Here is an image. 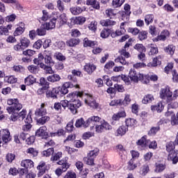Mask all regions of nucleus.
<instances>
[{
	"mask_svg": "<svg viewBox=\"0 0 178 178\" xmlns=\"http://www.w3.org/2000/svg\"><path fill=\"white\" fill-rule=\"evenodd\" d=\"M78 98L84 99L85 104L92 109H100L99 104L95 102L92 96L83 92H72L67 95V99L70 101V110L73 115H76L77 109L81 106V102Z\"/></svg>",
	"mask_w": 178,
	"mask_h": 178,
	"instance_id": "nucleus-1",
	"label": "nucleus"
},
{
	"mask_svg": "<svg viewBox=\"0 0 178 178\" xmlns=\"http://www.w3.org/2000/svg\"><path fill=\"white\" fill-rule=\"evenodd\" d=\"M86 5L92 6L94 9H99V3L97 0H87Z\"/></svg>",
	"mask_w": 178,
	"mask_h": 178,
	"instance_id": "nucleus-34",
	"label": "nucleus"
},
{
	"mask_svg": "<svg viewBox=\"0 0 178 178\" xmlns=\"http://www.w3.org/2000/svg\"><path fill=\"white\" fill-rule=\"evenodd\" d=\"M154 15H147L145 16V22L146 23L147 26H149L152 22H154Z\"/></svg>",
	"mask_w": 178,
	"mask_h": 178,
	"instance_id": "nucleus-45",
	"label": "nucleus"
},
{
	"mask_svg": "<svg viewBox=\"0 0 178 178\" xmlns=\"http://www.w3.org/2000/svg\"><path fill=\"white\" fill-rule=\"evenodd\" d=\"M24 81L26 86H32V84H34V83H35V78L33 75H29L26 78H25Z\"/></svg>",
	"mask_w": 178,
	"mask_h": 178,
	"instance_id": "nucleus-37",
	"label": "nucleus"
},
{
	"mask_svg": "<svg viewBox=\"0 0 178 178\" xmlns=\"http://www.w3.org/2000/svg\"><path fill=\"white\" fill-rule=\"evenodd\" d=\"M129 47H130V43L127 42L124 45V49L120 51L121 56L115 59V63H120L121 65H126L127 63L124 58H130V54L126 51V49L129 48ZM123 56H124V58Z\"/></svg>",
	"mask_w": 178,
	"mask_h": 178,
	"instance_id": "nucleus-6",
	"label": "nucleus"
},
{
	"mask_svg": "<svg viewBox=\"0 0 178 178\" xmlns=\"http://www.w3.org/2000/svg\"><path fill=\"white\" fill-rule=\"evenodd\" d=\"M97 45V42L95 41H92L88 40V38H86L83 40V47H95Z\"/></svg>",
	"mask_w": 178,
	"mask_h": 178,
	"instance_id": "nucleus-40",
	"label": "nucleus"
},
{
	"mask_svg": "<svg viewBox=\"0 0 178 178\" xmlns=\"http://www.w3.org/2000/svg\"><path fill=\"white\" fill-rule=\"evenodd\" d=\"M49 116L42 115V118L38 120V123H39V124H45L47 122H49Z\"/></svg>",
	"mask_w": 178,
	"mask_h": 178,
	"instance_id": "nucleus-55",
	"label": "nucleus"
},
{
	"mask_svg": "<svg viewBox=\"0 0 178 178\" xmlns=\"http://www.w3.org/2000/svg\"><path fill=\"white\" fill-rule=\"evenodd\" d=\"M172 95H173V92L170 90V87L166 86L161 88L159 97L161 99L167 101L168 104L172 102Z\"/></svg>",
	"mask_w": 178,
	"mask_h": 178,
	"instance_id": "nucleus-5",
	"label": "nucleus"
},
{
	"mask_svg": "<svg viewBox=\"0 0 178 178\" xmlns=\"http://www.w3.org/2000/svg\"><path fill=\"white\" fill-rule=\"evenodd\" d=\"M42 22H47L51 19V15L45 10H42V16L40 18Z\"/></svg>",
	"mask_w": 178,
	"mask_h": 178,
	"instance_id": "nucleus-47",
	"label": "nucleus"
},
{
	"mask_svg": "<svg viewBox=\"0 0 178 178\" xmlns=\"http://www.w3.org/2000/svg\"><path fill=\"white\" fill-rule=\"evenodd\" d=\"M80 42V40L79 39H70L67 41L66 44L68 47H76V45H78V44Z\"/></svg>",
	"mask_w": 178,
	"mask_h": 178,
	"instance_id": "nucleus-44",
	"label": "nucleus"
},
{
	"mask_svg": "<svg viewBox=\"0 0 178 178\" xmlns=\"http://www.w3.org/2000/svg\"><path fill=\"white\" fill-rule=\"evenodd\" d=\"M170 33L168 30H163L161 31V34L156 38L152 39L154 42H158L159 41H166V38L170 37Z\"/></svg>",
	"mask_w": 178,
	"mask_h": 178,
	"instance_id": "nucleus-10",
	"label": "nucleus"
},
{
	"mask_svg": "<svg viewBox=\"0 0 178 178\" xmlns=\"http://www.w3.org/2000/svg\"><path fill=\"white\" fill-rule=\"evenodd\" d=\"M56 49H63L66 47V43L63 41H57L54 43Z\"/></svg>",
	"mask_w": 178,
	"mask_h": 178,
	"instance_id": "nucleus-42",
	"label": "nucleus"
},
{
	"mask_svg": "<svg viewBox=\"0 0 178 178\" xmlns=\"http://www.w3.org/2000/svg\"><path fill=\"white\" fill-rule=\"evenodd\" d=\"M147 37H148V32H147L145 31H142L139 32L138 38H139L140 41L147 40Z\"/></svg>",
	"mask_w": 178,
	"mask_h": 178,
	"instance_id": "nucleus-52",
	"label": "nucleus"
},
{
	"mask_svg": "<svg viewBox=\"0 0 178 178\" xmlns=\"http://www.w3.org/2000/svg\"><path fill=\"white\" fill-rule=\"evenodd\" d=\"M100 24L104 27H108L109 26H115L116 22L111 19H102L100 21Z\"/></svg>",
	"mask_w": 178,
	"mask_h": 178,
	"instance_id": "nucleus-25",
	"label": "nucleus"
},
{
	"mask_svg": "<svg viewBox=\"0 0 178 178\" xmlns=\"http://www.w3.org/2000/svg\"><path fill=\"white\" fill-rule=\"evenodd\" d=\"M8 105H10L11 106L7 108V112L10 115V120L13 122H16L17 119H19V113L16 112V111H20L22 108H23V106L22 104L19 102V100L17 99H8L7 100Z\"/></svg>",
	"mask_w": 178,
	"mask_h": 178,
	"instance_id": "nucleus-2",
	"label": "nucleus"
},
{
	"mask_svg": "<svg viewBox=\"0 0 178 178\" xmlns=\"http://www.w3.org/2000/svg\"><path fill=\"white\" fill-rule=\"evenodd\" d=\"M109 35H111V30L108 29H104L100 33V36L102 38H108Z\"/></svg>",
	"mask_w": 178,
	"mask_h": 178,
	"instance_id": "nucleus-46",
	"label": "nucleus"
},
{
	"mask_svg": "<svg viewBox=\"0 0 178 178\" xmlns=\"http://www.w3.org/2000/svg\"><path fill=\"white\" fill-rule=\"evenodd\" d=\"M58 22L60 23V26L66 24V23H67V16H66V14H61L59 17H58Z\"/></svg>",
	"mask_w": 178,
	"mask_h": 178,
	"instance_id": "nucleus-35",
	"label": "nucleus"
},
{
	"mask_svg": "<svg viewBox=\"0 0 178 178\" xmlns=\"http://www.w3.org/2000/svg\"><path fill=\"white\" fill-rule=\"evenodd\" d=\"M151 109L153 112L156 111L161 113L163 111V104L160 102L157 104L152 106Z\"/></svg>",
	"mask_w": 178,
	"mask_h": 178,
	"instance_id": "nucleus-22",
	"label": "nucleus"
},
{
	"mask_svg": "<svg viewBox=\"0 0 178 178\" xmlns=\"http://www.w3.org/2000/svg\"><path fill=\"white\" fill-rule=\"evenodd\" d=\"M5 80L8 81V83H10V84H15L17 81V78H16L15 76H6L5 78Z\"/></svg>",
	"mask_w": 178,
	"mask_h": 178,
	"instance_id": "nucleus-59",
	"label": "nucleus"
},
{
	"mask_svg": "<svg viewBox=\"0 0 178 178\" xmlns=\"http://www.w3.org/2000/svg\"><path fill=\"white\" fill-rule=\"evenodd\" d=\"M17 26L18 27L15 29L14 32L15 37H17V35H22V34L24 33V30H26L24 23L19 22Z\"/></svg>",
	"mask_w": 178,
	"mask_h": 178,
	"instance_id": "nucleus-13",
	"label": "nucleus"
},
{
	"mask_svg": "<svg viewBox=\"0 0 178 178\" xmlns=\"http://www.w3.org/2000/svg\"><path fill=\"white\" fill-rule=\"evenodd\" d=\"M35 136L36 137H40V138H47V137H48V132H47V127H40L35 131Z\"/></svg>",
	"mask_w": 178,
	"mask_h": 178,
	"instance_id": "nucleus-12",
	"label": "nucleus"
},
{
	"mask_svg": "<svg viewBox=\"0 0 178 178\" xmlns=\"http://www.w3.org/2000/svg\"><path fill=\"white\" fill-rule=\"evenodd\" d=\"M21 166H22V168H25V169L29 170V169L34 168V162H33V161L30 159L23 160L21 162Z\"/></svg>",
	"mask_w": 178,
	"mask_h": 178,
	"instance_id": "nucleus-18",
	"label": "nucleus"
},
{
	"mask_svg": "<svg viewBox=\"0 0 178 178\" xmlns=\"http://www.w3.org/2000/svg\"><path fill=\"white\" fill-rule=\"evenodd\" d=\"M69 80H72L71 82H65L63 83L62 87H60V97H63V95H66L67 92H69V90L67 88H79V83H77V79H74L72 75L68 76Z\"/></svg>",
	"mask_w": 178,
	"mask_h": 178,
	"instance_id": "nucleus-3",
	"label": "nucleus"
},
{
	"mask_svg": "<svg viewBox=\"0 0 178 178\" xmlns=\"http://www.w3.org/2000/svg\"><path fill=\"white\" fill-rule=\"evenodd\" d=\"M28 70L30 72V73H33L35 74V73H38V67L37 65H29L28 67Z\"/></svg>",
	"mask_w": 178,
	"mask_h": 178,
	"instance_id": "nucleus-62",
	"label": "nucleus"
},
{
	"mask_svg": "<svg viewBox=\"0 0 178 178\" xmlns=\"http://www.w3.org/2000/svg\"><path fill=\"white\" fill-rule=\"evenodd\" d=\"M53 154H54V148L52 147L49 148L47 150H44L42 152V155L46 157L51 156V155H53Z\"/></svg>",
	"mask_w": 178,
	"mask_h": 178,
	"instance_id": "nucleus-53",
	"label": "nucleus"
},
{
	"mask_svg": "<svg viewBox=\"0 0 178 178\" xmlns=\"http://www.w3.org/2000/svg\"><path fill=\"white\" fill-rule=\"evenodd\" d=\"M134 49H136V51H138V52L141 53V52H145L146 49H145V47H144V45H143V44H136L134 47Z\"/></svg>",
	"mask_w": 178,
	"mask_h": 178,
	"instance_id": "nucleus-56",
	"label": "nucleus"
},
{
	"mask_svg": "<svg viewBox=\"0 0 178 178\" xmlns=\"http://www.w3.org/2000/svg\"><path fill=\"white\" fill-rule=\"evenodd\" d=\"M0 137H1L3 143L6 144L12 140V136H10V132H9L8 129L0 130Z\"/></svg>",
	"mask_w": 178,
	"mask_h": 178,
	"instance_id": "nucleus-11",
	"label": "nucleus"
},
{
	"mask_svg": "<svg viewBox=\"0 0 178 178\" xmlns=\"http://www.w3.org/2000/svg\"><path fill=\"white\" fill-rule=\"evenodd\" d=\"M101 122V118L98 116H91L90 118H88L86 121H84V119L80 118L78 119L75 122V127L79 128V127H84L85 129L88 127L90 124H94V123H98Z\"/></svg>",
	"mask_w": 178,
	"mask_h": 178,
	"instance_id": "nucleus-4",
	"label": "nucleus"
},
{
	"mask_svg": "<svg viewBox=\"0 0 178 178\" xmlns=\"http://www.w3.org/2000/svg\"><path fill=\"white\" fill-rule=\"evenodd\" d=\"M47 80L51 83H56L60 81V76H59V74H54L52 75L49 76L47 77Z\"/></svg>",
	"mask_w": 178,
	"mask_h": 178,
	"instance_id": "nucleus-29",
	"label": "nucleus"
},
{
	"mask_svg": "<svg viewBox=\"0 0 178 178\" xmlns=\"http://www.w3.org/2000/svg\"><path fill=\"white\" fill-rule=\"evenodd\" d=\"M98 154H99V149L98 148H95L93 150H90L88 153V156L89 158H92L93 159H95V158L98 156Z\"/></svg>",
	"mask_w": 178,
	"mask_h": 178,
	"instance_id": "nucleus-39",
	"label": "nucleus"
},
{
	"mask_svg": "<svg viewBox=\"0 0 178 178\" xmlns=\"http://www.w3.org/2000/svg\"><path fill=\"white\" fill-rule=\"evenodd\" d=\"M149 172V165L148 164H145L142 165L140 168L139 173L141 176H147Z\"/></svg>",
	"mask_w": 178,
	"mask_h": 178,
	"instance_id": "nucleus-24",
	"label": "nucleus"
},
{
	"mask_svg": "<svg viewBox=\"0 0 178 178\" xmlns=\"http://www.w3.org/2000/svg\"><path fill=\"white\" fill-rule=\"evenodd\" d=\"M127 131H129V128L127 126L122 125L116 131L117 136H124Z\"/></svg>",
	"mask_w": 178,
	"mask_h": 178,
	"instance_id": "nucleus-21",
	"label": "nucleus"
},
{
	"mask_svg": "<svg viewBox=\"0 0 178 178\" xmlns=\"http://www.w3.org/2000/svg\"><path fill=\"white\" fill-rule=\"evenodd\" d=\"M124 11H120L119 13L123 19H124V17H127V19L130 16V15H131V11L130 10V5L127 3L124 4Z\"/></svg>",
	"mask_w": 178,
	"mask_h": 178,
	"instance_id": "nucleus-15",
	"label": "nucleus"
},
{
	"mask_svg": "<svg viewBox=\"0 0 178 178\" xmlns=\"http://www.w3.org/2000/svg\"><path fill=\"white\" fill-rule=\"evenodd\" d=\"M170 122L172 126H177L178 124V112L177 113V115H174L172 118L170 119Z\"/></svg>",
	"mask_w": 178,
	"mask_h": 178,
	"instance_id": "nucleus-63",
	"label": "nucleus"
},
{
	"mask_svg": "<svg viewBox=\"0 0 178 178\" xmlns=\"http://www.w3.org/2000/svg\"><path fill=\"white\" fill-rule=\"evenodd\" d=\"M26 154H28L29 156L34 158V156H37V155H38V150L33 147H29L26 149Z\"/></svg>",
	"mask_w": 178,
	"mask_h": 178,
	"instance_id": "nucleus-38",
	"label": "nucleus"
},
{
	"mask_svg": "<svg viewBox=\"0 0 178 178\" xmlns=\"http://www.w3.org/2000/svg\"><path fill=\"white\" fill-rule=\"evenodd\" d=\"M58 163V165H61L60 169L63 170V172H66V170H67L70 166V164L67 163V160L60 161Z\"/></svg>",
	"mask_w": 178,
	"mask_h": 178,
	"instance_id": "nucleus-36",
	"label": "nucleus"
},
{
	"mask_svg": "<svg viewBox=\"0 0 178 178\" xmlns=\"http://www.w3.org/2000/svg\"><path fill=\"white\" fill-rule=\"evenodd\" d=\"M129 77L131 81H134V83H138V81L144 80V74L137 72V71L133 69L129 70Z\"/></svg>",
	"mask_w": 178,
	"mask_h": 178,
	"instance_id": "nucleus-8",
	"label": "nucleus"
},
{
	"mask_svg": "<svg viewBox=\"0 0 178 178\" xmlns=\"http://www.w3.org/2000/svg\"><path fill=\"white\" fill-rule=\"evenodd\" d=\"M83 69L85 72L88 73V74H91L95 70V69H97V67H95L93 64L87 63L85 65Z\"/></svg>",
	"mask_w": 178,
	"mask_h": 178,
	"instance_id": "nucleus-23",
	"label": "nucleus"
},
{
	"mask_svg": "<svg viewBox=\"0 0 178 178\" xmlns=\"http://www.w3.org/2000/svg\"><path fill=\"white\" fill-rule=\"evenodd\" d=\"M149 47L150 48L149 55H156L158 54V47H156V45L150 44H149Z\"/></svg>",
	"mask_w": 178,
	"mask_h": 178,
	"instance_id": "nucleus-43",
	"label": "nucleus"
},
{
	"mask_svg": "<svg viewBox=\"0 0 178 178\" xmlns=\"http://www.w3.org/2000/svg\"><path fill=\"white\" fill-rule=\"evenodd\" d=\"M137 145H140V147H145L147 144V136H143L140 139H139L137 143Z\"/></svg>",
	"mask_w": 178,
	"mask_h": 178,
	"instance_id": "nucleus-51",
	"label": "nucleus"
},
{
	"mask_svg": "<svg viewBox=\"0 0 178 178\" xmlns=\"http://www.w3.org/2000/svg\"><path fill=\"white\" fill-rule=\"evenodd\" d=\"M130 102H131L130 95H125L124 100L121 102V105H124V106H127V105H129Z\"/></svg>",
	"mask_w": 178,
	"mask_h": 178,
	"instance_id": "nucleus-50",
	"label": "nucleus"
},
{
	"mask_svg": "<svg viewBox=\"0 0 178 178\" xmlns=\"http://www.w3.org/2000/svg\"><path fill=\"white\" fill-rule=\"evenodd\" d=\"M138 166V163L136 162V160L134 159H131L128 162H127V170H134L137 169Z\"/></svg>",
	"mask_w": 178,
	"mask_h": 178,
	"instance_id": "nucleus-19",
	"label": "nucleus"
},
{
	"mask_svg": "<svg viewBox=\"0 0 178 178\" xmlns=\"http://www.w3.org/2000/svg\"><path fill=\"white\" fill-rule=\"evenodd\" d=\"M97 24L98 23L97 22V21H92L88 25L89 30H91L92 31H97Z\"/></svg>",
	"mask_w": 178,
	"mask_h": 178,
	"instance_id": "nucleus-60",
	"label": "nucleus"
},
{
	"mask_svg": "<svg viewBox=\"0 0 178 178\" xmlns=\"http://www.w3.org/2000/svg\"><path fill=\"white\" fill-rule=\"evenodd\" d=\"M105 13L107 17H110V19H113V17H115V15H118V10H113L112 8H108L106 10Z\"/></svg>",
	"mask_w": 178,
	"mask_h": 178,
	"instance_id": "nucleus-33",
	"label": "nucleus"
},
{
	"mask_svg": "<svg viewBox=\"0 0 178 178\" xmlns=\"http://www.w3.org/2000/svg\"><path fill=\"white\" fill-rule=\"evenodd\" d=\"M165 169H166V165L163 163H156V173H161V172H163Z\"/></svg>",
	"mask_w": 178,
	"mask_h": 178,
	"instance_id": "nucleus-41",
	"label": "nucleus"
},
{
	"mask_svg": "<svg viewBox=\"0 0 178 178\" xmlns=\"http://www.w3.org/2000/svg\"><path fill=\"white\" fill-rule=\"evenodd\" d=\"M86 7H83V8L81 7L75 6L72 7L70 10L72 15H80V13L84 12L86 10Z\"/></svg>",
	"mask_w": 178,
	"mask_h": 178,
	"instance_id": "nucleus-20",
	"label": "nucleus"
},
{
	"mask_svg": "<svg viewBox=\"0 0 178 178\" xmlns=\"http://www.w3.org/2000/svg\"><path fill=\"white\" fill-rule=\"evenodd\" d=\"M54 58H56L57 60H66V57L59 51L54 54Z\"/></svg>",
	"mask_w": 178,
	"mask_h": 178,
	"instance_id": "nucleus-58",
	"label": "nucleus"
},
{
	"mask_svg": "<svg viewBox=\"0 0 178 178\" xmlns=\"http://www.w3.org/2000/svg\"><path fill=\"white\" fill-rule=\"evenodd\" d=\"M178 151L177 150H172V152H169L168 159V161H171L172 163L176 164L178 162V157H177Z\"/></svg>",
	"mask_w": 178,
	"mask_h": 178,
	"instance_id": "nucleus-17",
	"label": "nucleus"
},
{
	"mask_svg": "<svg viewBox=\"0 0 178 178\" xmlns=\"http://www.w3.org/2000/svg\"><path fill=\"white\" fill-rule=\"evenodd\" d=\"M94 161L95 159H92V157H89L88 156H87V157L83 158V161L85 162V163L86 165H89L90 166L94 165Z\"/></svg>",
	"mask_w": 178,
	"mask_h": 178,
	"instance_id": "nucleus-49",
	"label": "nucleus"
},
{
	"mask_svg": "<svg viewBox=\"0 0 178 178\" xmlns=\"http://www.w3.org/2000/svg\"><path fill=\"white\" fill-rule=\"evenodd\" d=\"M45 115H47V109H45V104L43 103L40 105V108L35 110V115L37 116V118H40Z\"/></svg>",
	"mask_w": 178,
	"mask_h": 178,
	"instance_id": "nucleus-14",
	"label": "nucleus"
},
{
	"mask_svg": "<svg viewBox=\"0 0 178 178\" xmlns=\"http://www.w3.org/2000/svg\"><path fill=\"white\" fill-rule=\"evenodd\" d=\"M123 3H124V0H113L112 1L113 8H120Z\"/></svg>",
	"mask_w": 178,
	"mask_h": 178,
	"instance_id": "nucleus-48",
	"label": "nucleus"
},
{
	"mask_svg": "<svg viewBox=\"0 0 178 178\" xmlns=\"http://www.w3.org/2000/svg\"><path fill=\"white\" fill-rule=\"evenodd\" d=\"M36 33L38 35H45L47 34V29H45L42 24L41 26L37 29Z\"/></svg>",
	"mask_w": 178,
	"mask_h": 178,
	"instance_id": "nucleus-57",
	"label": "nucleus"
},
{
	"mask_svg": "<svg viewBox=\"0 0 178 178\" xmlns=\"http://www.w3.org/2000/svg\"><path fill=\"white\" fill-rule=\"evenodd\" d=\"M159 59H161V56L154 58L152 63H149L147 64L148 67H156V66L161 65V62Z\"/></svg>",
	"mask_w": 178,
	"mask_h": 178,
	"instance_id": "nucleus-28",
	"label": "nucleus"
},
{
	"mask_svg": "<svg viewBox=\"0 0 178 178\" xmlns=\"http://www.w3.org/2000/svg\"><path fill=\"white\" fill-rule=\"evenodd\" d=\"M72 22H73L74 24H84V23H86V17L80 16L72 18Z\"/></svg>",
	"mask_w": 178,
	"mask_h": 178,
	"instance_id": "nucleus-26",
	"label": "nucleus"
},
{
	"mask_svg": "<svg viewBox=\"0 0 178 178\" xmlns=\"http://www.w3.org/2000/svg\"><path fill=\"white\" fill-rule=\"evenodd\" d=\"M42 60H44V56L40 53L38 54V58L33 60V63L35 65H40Z\"/></svg>",
	"mask_w": 178,
	"mask_h": 178,
	"instance_id": "nucleus-61",
	"label": "nucleus"
},
{
	"mask_svg": "<svg viewBox=\"0 0 178 178\" xmlns=\"http://www.w3.org/2000/svg\"><path fill=\"white\" fill-rule=\"evenodd\" d=\"M125 124L127 127H134L137 124V120L134 118H127L125 120Z\"/></svg>",
	"mask_w": 178,
	"mask_h": 178,
	"instance_id": "nucleus-30",
	"label": "nucleus"
},
{
	"mask_svg": "<svg viewBox=\"0 0 178 178\" xmlns=\"http://www.w3.org/2000/svg\"><path fill=\"white\" fill-rule=\"evenodd\" d=\"M66 134V131L63 130V129H59L56 132L50 133V137H62V136H65Z\"/></svg>",
	"mask_w": 178,
	"mask_h": 178,
	"instance_id": "nucleus-31",
	"label": "nucleus"
},
{
	"mask_svg": "<svg viewBox=\"0 0 178 178\" xmlns=\"http://www.w3.org/2000/svg\"><path fill=\"white\" fill-rule=\"evenodd\" d=\"M164 51L169 55H173L175 54V51H176V47L173 44H169L164 48Z\"/></svg>",
	"mask_w": 178,
	"mask_h": 178,
	"instance_id": "nucleus-32",
	"label": "nucleus"
},
{
	"mask_svg": "<svg viewBox=\"0 0 178 178\" xmlns=\"http://www.w3.org/2000/svg\"><path fill=\"white\" fill-rule=\"evenodd\" d=\"M56 20H58V18L54 17L49 22L44 23L42 26L47 30H52L53 29H55V26L56 25Z\"/></svg>",
	"mask_w": 178,
	"mask_h": 178,
	"instance_id": "nucleus-16",
	"label": "nucleus"
},
{
	"mask_svg": "<svg viewBox=\"0 0 178 178\" xmlns=\"http://www.w3.org/2000/svg\"><path fill=\"white\" fill-rule=\"evenodd\" d=\"M106 130H112V127L105 120L101 122V124H97L95 126V131L99 134L104 133V131Z\"/></svg>",
	"mask_w": 178,
	"mask_h": 178,
	"instance_id": "nucleus-9",
	"label": "nucleus"
},
{
	"mask_svg": "<svg viewBox=\"0 0 178 178\" xmlns=\"http://www.w3.org/2000/svg\"><path fill=\"white\" fill-rule=\"evenodd\" d=\"M29 47H30V40L26 37H23L19 39V43L14 45L13 49L17 52H21V51H24Z\"/></svg>",
	"mask_w": 178,
	"mask_h": 178,
	"instance_id": "nucleus-7",
	"label": "nucleus"
},
{
	"mask_svg": "<svg viewBox=\"0 0 178 178\" xmlns=\"http://www.w3.org/2000/svg\"><path fill=\"white\" fill-rule=\"evenodd\" d=\"M16 158V156L15 154L13 153H8L6 156V159L7 162H9L10 163H12L13 161H15V159Z\"/></svg>",
	"mask_w": 178,
	"mask_h": 178,
	"instance_id": "nucleus-54",
	"label": "nucleus"
},
{
	"mask_svg": "<svg viewBox=\"0 0 178 178\" xmlns=\"http://www.w3.org/2000/svg\"><path fill=\"white\" fill-rule=\"evenodd\" d=\"M154 95H152L151 94H148L143 97V98L142 99V102L143 104H145V105H147V104H151V102H152V101H154Z\"/></svg>",
	"mask_w": 178,
	"mask_h": 178,
	"instance_id": "nucleus-27",
	"label": "nucleus"
},
{
	"mask_svg": "<svg viewBox=\"0 0 178 178\" xmlns=\"http://www.w3.org/2000/svg\"><path fill=\"white\" fill-rule=\"evenodd\" d=\"M166 151L168 152H172V151H175V144L172 142H170L166 145Z\"/></svg>",
	"mask_w": 178,
	"mask_h": 178,
	"instance_id": "nucleus-64",
	"label": "nucleus"
}]
</instances>
